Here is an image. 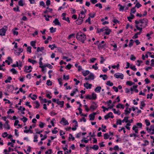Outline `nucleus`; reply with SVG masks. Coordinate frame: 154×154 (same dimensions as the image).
I'll use <instances>...</instances> for the list:
<instances>
[{
	"label": "nucleus",
	"instance_id": "1",
	"mask_svg": "<svg viewBox=\"0 0 154 154\" xmlns=\"http://www.w3.org/2000/svg\"><path fill=\"white\" fill-rule=\"evenodd\" d=\"M76 38L78 40L80 41L82 43H84L86 39V36L85 34L80 32L77 33Z\"/></svg>",
	"mask_w": 154,
	"mask_h": 154
},
{
	"label": "nucleus",
	"instance_id": "2",
	"mask_svg": "<svg viewBox=\"0 0 154 154\" xmlns=\"http://www.w3.org/2000/svg\"><path fill=\"white\" fill-rule=\"evenodd\" d=\"M8 29L7 26H5L1 29H0V35L4 36L5 35L6 31Z\"/></svg>",
	"mask_w": 154,
	"mask_h": 154
},
{
	"label": "nucleus",
	"instance_id": "3",
	"mask_svg": "<svg viewBox=\"0 0 154 154\" xmlns=\"http://www.w3.org/2000/svg\"><path fill=\"white\" fill-rule=\"evenodd\" d=\"M115 77L116 78H120L121 79H123L124 77L123 74L122 73H115L114 75Z\"/></svg>",
	"mask_w": 154,
	"mask_h": 154
},
{
	"label": "nucleus",
	"instance_id": "4",
	"mask_svg": "<svg viewBox=\"0 0 154 154\" xmlns=\"http://www.w3.org/2000/svg\"><path fill=\"white\" fill-rule=\"evenodd\" d=\"M97 106V104L95 102H93L90 106V109L92 111L96 109Z\"/></svg>",
	"mask_w": 154,
	"mask_h": 154
},
{
	"label": "nucleus",
	"instance_id": "5",
	"mask_svg": "<svg viewBox=\"0 0 154 154\" xmlns=\"http://www.w3.org/2000/svg\"><path fill=\"white\" fill-rule=\"evenodd\" d=\"M27 66H25L24 68H25V69L24 70V71L26 72V73H29L31 72L32 71L31 70H30L29 71H28V70H29L30 69H32V68L31 66H29L28 67V68H27Z\"/></svg>",
	"mask_w": 154,
	"mask_h": 154
},
{
	"label": "nucleus",
	"instance_id": "6",
	"mask_svg": "<svg viewBox=\"0 0 154 154\" xmlns=\"http://www.w3.org/2000/svg\"><path fill=\"white\" fill-rule=\"evenodd\" d=\"M83 21V19H80V18H79L78 19L75 21V22L76 24L78 25H80L82 23Z\"/></svg>",
	"mask_w": 154,
	"mask_h": 154
},
{
	"label": "nucleus",
	"instance_id": "7",
	"mask_svg": "<svg viewBox=\"0 0 154 154\" xmlns=\"http://www.w3.org/2000/svg\"><path fill=\"white\" fill-rule=\"evenodd\" d=\"M53 23H54L56 25H58L60 26H61V24L57 19L56 18L55 19V20L53 21Z\"/></svg>",
	"mask_w": 154,
	"mask_h": 154
},
{
	"label": "nucleus",
	"instance_id": "8",
	"mask_svg": "<svg viewBox=\"0 0 154 154\" xmlns=\"http://www.w3.org/2000/svg\"><path fill=\"white\" fill-rule=\"evenodd\" d=\"M60 122L61 124H62V122L63 123H64V125H69V123L66 120L65 118L63 117L62 118V120Z\"/></svg>",
	"mask_w": 154,
	"mask_h": 154
},
{
	"label": "nucleus",
	"instance_id": "9",
	"mask_svg": "<svg viewBox=\"0 0 154 154\" xmlns=\"http://www.w3.org/2000/svg\"><path fill=\"white\" fill-rule=\"evenodd\" d=\"M84 86L86 87L87 89H91V88L92 85L91 84H89L88 82H87L85 84H84Z\"/></svg>",
	"mask_w": 154,
	"mask_h": 154
},
{
	"label": "nucleus",
	"instance_id": "10",
	"mask_svg": "<svg viewBox=\"0 0 154 154\" xmlns=\"http://www.w3.org/2000/svg\"><path fill=\"white\" fill-rule=\"evenodd\" d=\"M105 32L104 33L106 35H109L111 32V29H108L107 27L105 28Z\"/></svg>",
	"mask_w": 154,
	"mask_h": 154
},
{
	"label": "nucleus",
	"instance_id": "11",
	"mask_svg": "<svg viewBox=\"0 0 154 154\" xmlns=\"http://www.w3.org/2000/svg\"><path fill=\"white\" fill-rule=\"evenodd\" d=\"M90 71L89 70H87L86 71H83L82 72V73L84 76H85L90 73Z\"/></svg>",
	"mask_w": 154,
	"mask_h": 154
},
{
	"label": "nucleus",
	"instance_id": "12",
	"mask_svg": "<svg viewBox=\"0 0 154 154\" xmlns=\"http://www.w3.org/2000/svg\"><path fill=\"white\" fill-rule=\"evenodd\" d=\"M131 16L128 17H127V19H128V20L131 22V19H133L134 18V16L133 14H130Z\"/></svg>",
	"mask_w": 154,
	"mask_h": 154
},
{
	"label": "nucleus",
	"instance_id": "13",
	"mask_svg": "<svg viewBox=\"0 0 154 154\" xmlns=\"http://www.w3.org/2000/svg\"><path fill=\"white\" fill-rule=\"evenodd\" d=\"M89 79L93 80L94 79V75L93 73H91L88 76Z\"/></svg>",
	"mask_w": 154,
	"mask_h": 154
},
{
	"label": "nucleus",
	"instance_id": "14",
	"mask_svg": "<svg viewBox=\"0 0 154 154\" xmlns=\"http://www.w3.org/2000/svg\"><path fill=\"white\" fill-rule=\"evenodd\" d=\"M8 121H6L5 124L4 125V128H7L8 129H9L10 127L8 124Z\"/></svg>",
	"mask_w": 154,
	"mask_h": 154
},
{
	"label": "nucleus",
	"instance_id": "15",
	"mask_svg": "<svg viewBox=\"0 0 154 154\" xmlns=\"http://www.w3.org/2000/svg\"><path fill=\"white\" fill-rule=\"evenodd\" d=\"M101 87L100 86H98L96 88L94 89V91L96 92L99 93L100 92Z\"/></svg>",
	"mask_w": 154,
	"mask_h": 154
},
{
	"label": "nucleus",
	"instance_id": "16",
	"mask_svg": "<svg viewBox=\"0 0 154 154\" xmlns=\"http://www.w3.org/2000/svg\"><path fill=\"white\" fill-rule=\"evenodd\" d=\"M112 110L114 113L117 114L118 115H119L121 114V112L119 110H118L117 111H116V109L114 108L112 109Z\"/></svg>",
	"mask_w": 154,
	"mask_h": 154
},
{
	"label": "nucleus",
	"instance_id": "17",
	"mask_svg": "<svg viewBox=\"0 0 154 154\" xmlns=\"http://www.w3.org/2000/svg\"><path fill=\"white\" fill-rule=\"evenodd\" d=\"M48 47L49 48H51V50H54V48H57V47L56 46L55 44H53L52 45H48Z\"/></svg>",
	"mask_w": 154,
	"mask_h": 154
},
{
	"label": "nucleus",
	"instance_id": "18",
	"mask_svg": "<svg viewBox=\"0 0 154 154\" xmlns=\"http://www.w3.org/2000/svg\"><path fill=\"white\" fill-rule=\"evenodd\" d=\"M129 117H124V119L122 121V122H125L126 123L130 122V120H128Z\"/></svg>",
	"mask_w": 154,
	"mask_h": 154
},
{
	"label": "nucleus",
	"instance_id": "19",
	"mask_svg": "<svg viewBox=\"0 0 154 154\" xmlns=\"http://www.w3.org/2000/svg\"><path fill=\"white\" fill-rule=\"evenodd\" d=\"M138 127L136 125H134L132 128V129L134 130L136 133H138V130L137 129Z\"/></svg>",
	"mask_w": 154,
	"mask_h": 154
},
{
	"label": "nucleus",
	"instance_id": "20",
	"mask_svg": "<svg viewBox=\"0 0 154 154\" xmlns=\"http://www.w3.org/2000/svg\"><path fill=\"white\" fill-rule=\"evenodd\" d=\"M57 103L58 105H60V107H63V106L64 104V101H63L60 102H57Z\"/></svg>",
	"mask_w": 154,
	"mask_h": 154
},
{
	"label": "nucleus",
	"instance_id": "21",
	"mask_svg": "<svg viewBox=\"0 0 154 154\" xmlns=\"http://www.w3.org/2000/svg\"><path fill=\"white\" fill-rule=\"evenodd\" d=\"M116 107L117 108H121L122 109H124L125 108L124 106L121 103H119L116 106Z\"/></svg>",
	"mask_w": 154,
	"mask_h": 154
},
{
	"label": "nucleus",
	"instance_id": "22",
	"mask_svg": "<svg viewBox=\"0 0 154 154\" xmlns=\"http://www.w3.org/2000/svg\"><path fill=\"white\" fill-rule=\"evenodd\" d=\"M42 67H47L50 69H52L53 68V66L49 63H47L46 65L43 66Z\"/></svg>",
	"mask_w": 154,
	"mask_h": 154
},
{
	"label": "nucleus",
	"instance_id": "23",
	"mask_svg": "<svg viewBox=\"0 0 154 154\" xmlns=\"http://www.w3.org/2000/svg\"><path fill=\"white\" fill-rule=\"evenodd\" d=\"M91 96L93 100H95L97 98V95L94 92L92 93Z\"/></svg>",
	"mask_w": 154,
	"mask_h": 154
},
{
	"label": "nucleus",
	"instance_id": "24",
	"mask_svg": "<svg viewBox=\"0 0 154 154\" xmlns=\"http://www.w3.org/2000/svg\"><path fill=\"white\" fill-rule=\"evenodd\" d=\"M134 84L135 83L134 82H133L131 81H127L126 83V84L127 85H129L130 86H131L132 85Z\"/></svg>",
	"mask_w": 154,
	"mask_h": 154
},
{
	"label": "nucleus",
	"instance_id": "25",
	"mask_svg": "<svg viewBox=\"0 0 154 154\" xmlns=\"http://www.w3.org/2000/svg\"><path fill=\"white\" fill-rule=\"evenodd\" d=\"M56 28H54L53 27H51L50 28V32L51 33L54 32H56Z\"/></svg>",
	"mask_w": 154,
	"mask_h": 154
},
{
	"label": "nucleus",
	"instance_id": "26",
	"mask_svg": "<svg viewBox=\"0 0 154 154\" xmlns=\"http://www.w3.org/2000/svg\"><path fill=\"white\" fill-rule=\"evenodd\" d=\"M143 20L144 22V23L145 24V27L146 26H147V24L148 23V20L146 18H143Z\"/></svg>",
	"mask_w": 154,
	"mask_h": 154
},
{
	"label": "nucleus",
	"instance_id": "27",
	"mask_svg": "<svg viewBox=\"0 0 154 154\" xmlns=\"http://www.w3.org/2000/svg\"><path fill=\"white\" fill-rule=\"evenodd\" d=\"M32 94H30L29 95V97H30L33 100H36V99L37 98V96L35 94H33V96H34L35 97H31V95H32Z\"/></svg>",
	"mask_w": 154,
	"mask_h": 154
},
{
	"label": "nucleus",
	"instance_id": "28",
	"mask_svg": "<svg viewBox=\"0 0 154 154\" xmlns=\"http://www.w3.org/2000/svg\"><path fill=\"white\" fill-rule=\"evenodd\" d=\"M28 61L29 62L32 63L33 64H34L35 63H37V62L35 60H32L29 58L28 59Z\"/></svg>",
	"mask_w": 154,
	"mask_h": 154
},
{
	"label": "nucleus",
	"instance_id": "29",
	"mask_svg": "<svg viewBox=\"0 0 154 154\" xmlns=\"http://www.w3.org/2000/svg\"><path fill=\"white\" fill-rule=\"evenodd\" d=\"M91 148L94 150H97L98 149L99 147L97 145H94L92 147H91Z\"/></svg>",
	"mask_w": 154,
	"mask_h": 154
},
{
	"label": "nucleus",
	"instance_id": "30",
	"mask_svg": "<svg viewBox=\"0 0 154 154\" xmlns=\"http://www.w3.org/2000/svg\"><path fill=\"white\" fill-rule=\"evenodd\" d=\"M23 0H20L18 2V5L20 6H23L24 5L23 2Z\"/></svg>",
	"mask_w": 154,
	"mask_h": 154
},
{
	"label": "nucleus",
	"instance_id": "31",
	"mask_svg": "<svg viewBox=\"0 0 154 154\" xmlns=\"http://www.w3.org/2000/svg\"><path fill=\"white\" fill-rule=\"evenodd\" d=\"M140 108L141 109H143V108L145 106V104L144 102L143 101H141L140 103Z\"/></svg>",
	"mask_w": 154,
	"mask_h": 154
},
{
	"label": "nucleus",
	"instance_id": "32",
	"mask_svg": "<svg viewBox=\"0 0 154 154\" xmlns=\"http://www.w3.org/2000/svg\"><path fill=\"white\" fill-rule=\"evenodd\" d=\"M34 103L36 104V106H35V108L38 109L39 108L40 106V104L38 101H35L34 102Z\"/></svg>",
	"mask_w": 154,
	"mask_h": 154
},
{
	"label": "nucleus",
	"instance_id": "33",
	"mask_svg": "<svg viewBox=\"0 0 154 154\" xmlns=\"http://www.w3.org/2000/svg\"><path fill=\"white\" fill-rule=\"evenodd\" d=\"M106 85H109L110 86H112L113 85V83L111 82L110 81H107L106 83Z\"/></svg>",
	"mask_w": 154,
	"mask_h": 154
},
{
	"label": "nucleus",
	"instance_id": "34",
	"mask_svg": "<svg viewBox=\"0 0 154 154\" xmlns=\"http://www.w3.org/2000/svg\"><path fill=\"white\" fill-rule=\"evenodd\" d=\"M105 27H104L103 28L100 29H97V33H99L100 32H103V31H105Z\"/></svg>",
	"mask_w": 154,
	"mask_h": 154
},
{
	"label": "nucleus",
	"instance_id": "35",
	"mask_svg": "<svg viewBox=\"0 0 154 154\" xmlns=\"http://www.w3.org/2000/svg\"><path fill=\"white\" fill-rule=\"evenodd\" d=\"M136 12V10L135 9V7L133 8L131 10V11L130 12V14H134Z\"/></svg>",
	"mask_w": 154,
	"mask_h": 154
},
{
	"label": "nucleus",
	"instance_id": "36",
	"mask_svg": "<svg viewBox=\"0 0 154 154\" xmlns=\"http://www.w3.org/2000/svg\"><path fill=\"white\" fill-rule=\"evenodd\" d=\"M46 85L48 86H51L52 85V82H51L50 80H48L47 81Z\"/></svg>",
	"mask_w": 154,
	"mask_h": 154
},
{
	"label": "nucleus",
	"instance_id": "37",
	"mask_svg": "<svg viewBox=\"0 0 154 154\" xmlns=\"http://www.w3.org/2000/svg\"><path fill=\"white\" fill-rule=\"evenodd\" d=\"M10 71L12 72L13 74H16L17 71L15 70V69L14 68H12L10 69Z\"/></svg>",
	"mask_w": 154,
	"mask_h": 154
},
{
	"label": "nucleus",
	"instance_id": "38",
	"mask_svg": "<svg viewBox=\"0 0 154 154\" xmlns=\"http://www.w3.org/2000/svg\"><path fill=\"white\" fill-rule=\"evenodd\" d=\"M142 6V5L139 2H137L135 6L134 7L137 8H139Z\"/></svg>",
	"mask_w": 154,
	"mask_h": 154
},
{
	"label": "nucleus",
	"instance_id": "39",
	"mask_svg": "<svg viewBox=\"0 0 154 154\" xmlns=\"http://www.w3.org/2000/svg\"><path fill=\"white\" fill-rule=\"evenodd\" d=\"M145 143L141 144V146H146L147 145H148L149 144V142L148 141H147V140H145Z\"/></svg>",
	"mask_w": 154,
	"mask_h": 154
},
{
	"label": "nucleus",
	"instance_id": "40",
	"mask_svg": "<svg viewBox=\"0 0 154 154\" xmlns=\"http://www.w3.org/2000/svg\"><path fill=\"white\" fill-rule=\"evenodd\" d=\"M78 109L79 110V114L81 115V116H87L86 114L84 115L82 114V109L80 108H78Z\"/></svg>",
	"mask_w": 154,
	"mask_h": 154
},
{
	"label": "nucleus",
	"instance_id": "41",
	"mask_svg": "<svg viewBox=\"0 0 154 154\" xmlns=\"http://www.w3.org/2000/svg\"><path fill=\"white\" fill-rule=\"evenodd\" d=\"M14 111L13 110H12L11 109H9L7 113L8 114H9L14 113Z\"/></svg>",
	"mask_w": 154,
	"mask_h": 154
},
{
	"label": "nucleus",
	"instance_id": "42",
	"mask_svg": "<svg viewBox=\"0 0 154 154\" xmlns=\"http://www.w3.org/2000/svg\"><path fill=\"white\" fill-rule=\"evenodd\" d=\"M109 137V135L108 134V133H106L104 134V138L105 139H108Z\"/></svg>",
	"mask_w": 154,
	"mask_h": 154
},
{
	"label": "nucleus",
	"instance_id": "43",
	"mask_svg": "<svg viewBox=\"0 0 154 154\" xmlns=\"http://www.w3.org/2000/svg\"><path fill=\"white\" fill-rule=\"evenodd\" d=\"M63 79L64 80H68L69 79V75H63Z\"/></svg>",
	"mask_w": 154,
	"mask_h": 154
},
{
	"label": "nucleus",
	"instance_id": "44",
	"mask_svg": "<svg viewBox=\"0 0 154 154\" xmlns=\"http://www.w3.org/2000/svg\"><path fill=\"white\" fill-rule=\"evenodd\" d=\"M95 6L96 7H98L100 9H101L102 8V6L101 4L100 3H99L95 5Z\"/></svg>",
	"mask_w": 154,
	"mask_h": 154
},
{
	"label": "nucleus",
	"instance_id": "45",
	"mask_svg": "<svg viewBox=\"0 0 154 154\" xmlns=\"http://www.w3.org/2000/svg\"><path fill=\"white\" fill-rule=\"evenodd\" d=\"M17 8H13V10L14 11H17L20 12V10H19V7L18 6H17Z\"/></svg>",
	"mask_w": 154,
	"mask_h": 154
},
{
	"label": "nucleus",
	"instance_id": "46",
	"mask_svg": "<svg viewBox=\"0 0 154 154\" xmlns=\"http://www.w3.org/2000/svg\"><path fill=\"white\" fill-rule=\"evenodd\" d=\"M40 6H42L43 7L45 8V3L43 1H41L40 2Z\"/></svg>",
	"mask_w": 154,
	"mask_h": 154
},
{
	"label": "nucleus",
	"instance_id": "47",
	"mask_svg": "<svg viewBox=\"0 0 154 154\" xmlns=\"http://www.w3.org/2000/svg\"><path fill=\"white\" fill-rule=\"evenodd\" d=\"M122 121L120 119H118L117 120V121L116 122V124L117 125H122Z\"/></svg>",
	"mask_w": 154,
	"mask_h": 154
},
{
	"label": "nucleus",
	"instance_id": "48",
	"mask_svg": "<svg viewBox=\"0 0 154 154\" xmlns=\"http://www.w3.org/2000/svg\"><path fill=\"white\" fill-rule=\"evenodd\" d=\"M85 98L86 99H89L90 100H93L92 97V96L91 95H87L85 97Z\"/></svg>",
	"mask_w": 154,
	"mask_h": 154
},
{
	"label": "nucleus",
	"instance_id": "49",
	"mask_svg": "<svg viewBox=\"0 0 154 154\" xmlns=\"http://www.w3.org/2000/svg\"><path fill=\"white\" fill-rule=\"evenodd\" d=\"M73 81L75 82V85H78V84L80 83V81L79 80H78L76 79H74Z\"/></svg>",
	"mask_w": 154,
	"mask_h": 154
},
{
	"label": "nucleus",
	"instance_id": "50",
	"mask_svg": "<svg viewBox=\"0 0 154 154\" xmlns=\"http://www.w3.org/2000/svg\"><path fill=\"white\" fill-rule=\"evenodd\" d=\"M58 81L59 82V84L61 86L62 85L63 83L62 82V78H60L58 79Z\"/></svg>",
	"mask_w": 154,
	"mask_h": 154
},
{
	"label": "nucleus",
	"instance_id": "51",
	"mask_svg": "<svg viewBox=\"0 0 154 154\" xmlns=\"http://www.w3.org/2000/svg\"><path fill=\"white\" fill-rule=\"evenodd\" d=\"M136 59V58L135 57L134 55L133 54L131 55V57L130 58V59L131 60L134 61Z\"/></svg>",
	"mask_w": 154,
	"mask_h": 154
},
{
	"label": "nucleus",
	"instance_id": "52",
	"mask_svg": "<svg viewBox=\"0 0 154 154\" xmlns=\"http://www.w3.org/2000/svg\"><path fill=\"white\" fill-rule=\"evenodd\" d=\"M32 48L30 46H28L27 48V51L30 53H31L32 52L31 51Z\"/></svg>",
	"mask_w": 154,
	"mask_h": 154
},
{
	"label": "nucleus",
	"instance_id": "53",
	"mask_svg": "<svg viewBox=\"0 0 154 154\" xmlns=\"http://www.w3.org/2000/svg\"><path fill=\"white\" fill-rule=\"evenodd\" d=\"M100 58L101 60L100 61V63L101 64H103V62L105 60V59H104L103 57L102 56L100 57Z\"/></svg>",
	"mask_w": 154,
	"mask_h": 154
},
{
	"label": "nucleus",
	"instance_id": "54",
	"mask_svg": "<svg viewBox=\"0 0 154 154\" xmlns=\"http://www.w3.org/2000/svg\"><path fill=\"white\" fill-rule=\"evenodd\" d=\"M19 110H21V111H25L26 109L24 107H23L22 106H20L18 109Z\"/></svg>",
	"mask_w": 154,
	"mask_h": 154
},
{
	"label": "nucleus",
	"instance_id": "55",
	"mask_svg": "<svg viewBox=\"0 0 154 154\" xmlns=\"http://www.w3.org/2000/svg\"><path fill=\"white\" fill-rule=\"evenodd\" d=\"M44 123H42V122H40V124L39 125V127L40 128H42L44 127Z\"/></svg>",
	"mask_w": 154,
	"mask_h": 154
},
{
	"label": "nucleus",
	"instance_id": "56",
	"mask_svg": "<svg viewBox=\"0 0 154 154\" xmlns=\"http://www.w3.org/2000/svg\"><path fill=\"white\" fill-rule=\"evenodd\" d=\"M72 65L70 64H68L65 67L66 69H71L72 67Z\"/></svg>",
	"mask_w": 154,
	"mask_h": 154
},
{
	"label": "nucleus",
	"instance_id": "57",
	"mask_svg": "<svg viewBox=\"0 0 154 154\" xmlns=\"http://www.w3.org/2000/svg\"><path fill=\"white\" fill-rule=\"evenodd\" d=\"M145 122L146 123V125L147 126H149L150 125V123L148 120L146 119L145 120Z\"/></svg>",
	"mask_w": 154,
	"mask_h": 154
},
{
	"label": "nucleus",
	"instance_id": "58",
	"mask_svg": "<svg viewBox=\"0 0 154 154\" xmlns=\"http://www.w3.org/2000/svg\"><path fill=\"white\" fill-rule=\"evenodd\" d=\"M135 27L137 28V29L140 30V31H142V27H140L137 25H136Z\"/></svg>",
	"mask_w": 154,
	"mask_h": 154
},
{
	"label": "nucleus",
	"instance_id": "59",
	"mask_svg": "<svg viewBox=\"0 0 154 154\" xmlns=\"http://www.w3.org/2000/svg\"><path fill=\"white\" fill-rule=\"evenodd\" d=\"M102 108H103V111L104 112H105L107 110V111H108V109H109V108H107L103 106L102 107Z\"/></svg>",
	"mask_w": 154,
	"mask_h": 154
},
{
	"label": "nucleus",
	"instance_id": "60",
	"mask_svg": "<svg viewBox=\"0 0 154 154\" xmlns=\"http://www.w3.org/2000/svg\"><path fill=\"white\" fill-rule=\"evenodd\" d=\"M63 20H65L66 21H67L68 23H69L70 22V21L69 19V17H67L66 18H63Z\"/></svg>",
	"mask_w": 154,
	"mask_h": 154
},
{
	"label": "nucleus",
	"instance_id": "61",
	"mask_svg": "<svg viewBox=\"0 0 154 154\" xmlns=\"http://www.w3.org/2000/svg\"><path fill=\"white\" fill-rule=\"evenodd\" d=\"M125 6H121L119 8V10L120 11H123L124 9V8Z\"/></svg>",
	"mask_w": 154,
	"mask_h": 154
},
{
	"label": "nucleus",
	"instance_id": "62",
	"mask_svg": "<svg viewBox=\"0 0 154 154\" xmlns=\"http://www.w3.org/2000/svg\"><path fill=\"white\" fill-rule=\"evenodd\" d=\"M75 34L73 33L71 34L70 35H69L68 38V39H71L72 37H73L74 36Z\"/></svg>",
	"mask_w": 154,
	"mask_h": 154
},
{
	"label": "nucleus",
	"instance_id": "63",
	"mask_svg": "<svg viewBox=\"0 0 154 154\" xmlns=\"http://www.w3.org/2000/svg\"><path fill=\"white\" fill-rule=\"evenodd\" d=\"M36 42L34 41H32L30 42V45L32 46H35Z\"/></svg>",
	"mask_w": 154,
	"mask_h": 154
},
{
	"label": "nucleus",
	"instance_id": "64",
	"mask_svg": "<svg viewBox=\"0 0 154 154\" xmlns=\"http://www.w3.org/2000/svg\"><path fill=\"white\" fill-rule=\"evenodd\" d=\"M46 4L48 6H49L51 4V2L50 0H47L46 1Z\"/></svg>",
	"mask_w": 154,
	"mask_h": 154
}]
</instances>
